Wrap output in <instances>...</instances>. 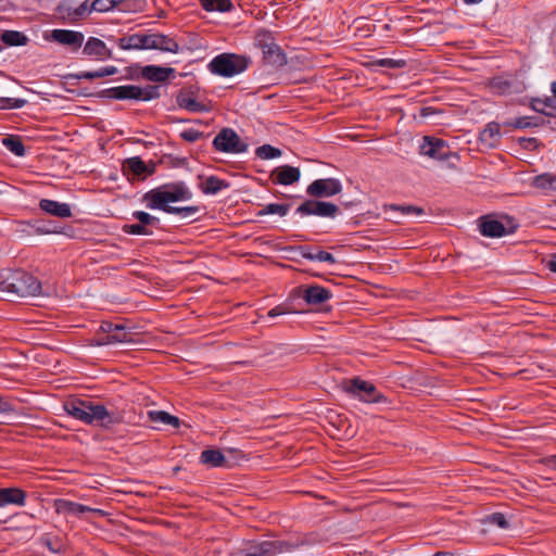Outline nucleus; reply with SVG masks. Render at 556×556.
Here are the masks:
<instances>
[{"label":"nucleus","instance_id":"obj_1","mask_svg":"<svg viewBox=\"0 0 556 556\" xmlns=\"http://www.w3.org/2000/svg\"><path fill=\"white\" fill-rule=\"evenodd\" d=\"M63 408L71 417L104 429H110L124 419L119 410L108 409L104 405L90 400L72 399L63 404Z\"/></svg>","mask_w":556,"mask_h":556},{"label":"nucleus","instance_id":"obj_2","mask_svg":"<svg viewBox=\"0 0 556 556\" xmlns=\"http://www.w3.org/2000/svg\"><path fill=\"white\" fill-rule=\"evenodd\" d=\"M0 292L8 299L48 295L41 282L31 274L22 269L0 271Z\"/></svg>","mask_w":556,"mask_h":556},{"label":"nucleus","instance_id":"obj_3","mask_svg":"<svg viewBox=\"0 0 556 556\" xmlns=\"http://www.w3.org/2000/svg\"><path fill=\"white\" fill-rule=\"evenodd\" d=\"M193 197L192 191L184 181H175L162 185L148 191L143 200L147 207L151 210H161L167 213L169 203L189 201Z\"/></svg>","mask_w":556,"mask_h":556},{"label":"nucleus","instance_id":"obj_4","mask_svg":"<svg viewBox=\"0 0 556 556\" xmlns=\"http://www.w3.org/2000/svg\"><path fill=\"white\" fill-rule=\"evenodd\" d=\"M251 64V59L245 55L235 53H223L215 56L208 64L212 73L223 76L232 77L244 72Z\"/></svg>","mask_w":556,"mask_h":556},{"label":"nucleus","instance_id":"obj_5","mask_svg":"<svg viewBox=\"0 0 556 556\" xmlns=\"http://www.w3.org/2000/svg\"><path fill=\"white\" fill-rule=\"evenodd\" d=\"M342 390L350 396L365 403H386L387 397L369 381L353 378L342 383Z\"/></svg>","mask_w":556,"mask_h":556},{"label":"nucleus","instance_id":"obj_6","mask_svg":"<svg viewBox=\"0 0 556 556\" xmlns=\"http://www.w3.org/2000/svg\"><path fill=\"white\" fill-rule=\"evenodd\" d=\"M108 93L111 98L117 100L150 101L160 97V87L153 85H148L146 87L124 85L110 88Z\"/></svg>","mask_w":556,"mask_h":556},{"label":"nucleus","instance_id":"obj_7","mask_svg":"<svg viewBox=\"0 0 556 556\" xmlns=\"http://www.w3.org/2000/svg\"><path fill=\"white\" fill-rule=\"evenodd\" d=\"M213 147L219 152L240 154L248 151L249 144L233 129L224 128L215 136Z\"/></svg>","mask_w":556,"mask_h":556},{"label":"nucleus","instance_id":"obj_8","mask_svg":"<svg viewBox=\"0 0 556 556\" xmlns=\"http://www.w3.org/2000/svg\"><path fill=\"white\" fill-rule=\"evenodd\" d=\"M294 548L295 544L288 541H262L252 544L242 556H277Z\"/></svg>","mask_w":556,"mask_h":556},{"label":"nucleus","instance_id":"obj_9","mask_svg":"<svg viewBox=\"0 0 556 556\" xmlns=\"http://www.w3.org/2000/svg\"><path fill=\"white\" fill-rule=\"evenodd\" d=\"M46 39L56 42L72 52H76L83 47L85 36L81 31L56 28L52 29L50 34L46 36Z\"/></svg>","mask_w":556,"mask_h":556},{"label":"nucleus","instance_id":"obj_10","mask_svg":"<svg viewBox=\"0 0 556 556\" xmlns=\"http://www.w3.org/2000/svg\"><path fill=\"white\" fill-rule=\"evenodd\" d=\"M338 212L339 207L336 204L317 200H306L296 208V214L302 216L316 215L329 218L336 217Z\"/></svg>","mask_w":556,"mask_h":556},{"label":"nucleus","instance_id":"obj_11","mask_svg":"<svg viewBox=\"0 0 556 556\" xmlns=\"http://www.w3.org/2000/svg\"><path fill=\"white\" fill-rule=\"evenodd\" d=\"M342 191V184L336 178L316 179L307 186L306 193L313 198H329Z\"/></svg>","mask_w":556,"mask_h":556},{"label":"nucleus","instance_id":"obj_12","mask_svg":"<svg viewBox=\"0 0 556 556\" xmlns=\"http://www.w3.org/2000/svg\"><path fill=\"white\" fill-rule=\"evenodd\" d=\"M491 91L498 96H507L522 91V84L513 75H501L490 80Z\"/></svg>","mask_w":556,"mask_h":556},{"label":"nucleus","instance_id":"obj_13","mask_svg":"<svg viewBox=\"0 0 556 556\" xmlns=\"http://www.w3.org/2000/svg\"><path fill=\"white\" fill-rule=\"evenodd\" d=\"M58 15L65 22L75 23L91 13L89 2L84 1L77 7L70 2L60 3L56 8Z\"/></svg>","mask_w":556,"mask_h":556},{"label":"nucleus","instance_id":"obj_14","mask_svg":"<svg viewBox=\"0 0 556 556\" xmlns=\"http://www.w3.org/2000/svg\"><path fill=\"white\" fill-rule=\"evenodd\" d=\"M420 153L431 159L447 160L450 148L442 139L425 137L420 146Z\"/></svg>","mask_w":556,"mask_h":556},{"label":"nucleus","instance_id":"obj_15","mask_svg":"<svg viewBox=\"0 0 556 556\" xmlns=\"http://www.w3.org/2000/svg\"><path fill=\"white\" fill-rule=\"evenodd\" d=\"M83 54L97 61L112 59V51L104 41L97 37H89L83 47Z\"/></svg>","mask_w":556,"mask_h":556},{"label":"nucleus","instance_id":"obj_16","mask_svg":"<svg viewBox=\"0 0 556 556\" xmlns=\"http://www.w3.org/2000/svg\"><path fill=\"white\" fill-rule=\"evenodd\" d=\"M134 333L128 331L126 327L122 324L116 325V329L114 332L110 334V337H99L93 340L92 345L101 346V345H110L115 343H134Z\"/></svg>","mask_w":556,"mask_h":556},{"label":"nucleus","instance_id":"obj_17","mask_svg":"<svg viewBox=\"0 0 556 556\" xmlns=\"http://www.w3.org/2000/svg\"><path fill=\"white\" fill-rule=\"evenodd\" d=\"M54 507L58 514L64 515V516H81L86 513H101L100 509H93L89 506L75 503L68 500L59 498L54 502Z\"/></svg>","mask_w":556,"mask_h":556},{"label":"nucleus","instance_id":"obj_18","mask_svg":"<svg viewBox=\"0 0 556 556\" xmlns=\"http://www.w3.org/2000/svg\"><path fill=\"white\" fill-rule=\"evenodd\" d=\"M300 177V169L290 165L279 166L271 173L273 181L282 186L292 185L299 181Z\"/></svg>","mask_w":556,"mask_h":556},{"label":"nucleus","instance_id":"obj_19","mask_svg":"<svg viewBox=\"0 0 556 556\" xmlns=\"http://www.w3.org/2000/svg\"><path fill=\"white\" fill-rule=\"evenodd\" d=\"M301 296L307 304L318 305L328 301L332 293L324 287L314 285L303 288Z\"/></svg>","mask_w":556,"mask_h":556},{"label":"nucleus","instance_id":"obj_20","mask_svg":"<svg viewBox=\"0 0 556 556\" xmlns=\"http://www.w3.org/2000/svg\"><path fill=\"white\" fill-rule=\"evenodd\" d=\"M479 229L484 237L490 238H500L510 232L502 222L490 216L480 218Z\"/></svg>","mask_w":556,"mask_h":556},{"label":"nucleus","instance_id":"obj_21","mask_svg":"<svg viewBox=\"0 0 556 556\" xmlns=\"http://www.w3.org/2000/svg\"><path fill=\"white\" fill-rule=\"evenodd\" d=\"M26 502V493L18 488L0 489V507L8 505L24 506Z\"/></svg>","mask_w":556,"mask_h":556},{"label":"nucleus","instance_id":"obj_22","mask_svg":"<svg viewBox=\"0 0 556 556\" xmlns=\"http://www.w3.org/2000/svg\"><path fill=\"white\" fill-rule=\"evenodd\" d=\"M39 207L40 210L52 216L61 218H68L72 216V210L67 203H61L54 200L42 199L39 202Z\"/></svg>","mask_w":556,"mask_h":556},{"label":"nucleus","instance_id":"obj_23","mask_svg":"<svg viewBox=\"0 0 556 556\" xmlns=\"http://www.w3.org/2000/svg\"><path fill=\"white\" fill-rule=\"evenodd\" d=\"M123 170L136 178L146 177L153 173V169L149 168L139 156L127 159L123 164Z\"/></svg>","mask_w":556,"mask_h":556},{"label":"nucleus","instance_id":"obj_24","mask_svg":"<svg viewBox=\"0 0 556 556\" xmlns=\"http://www.w3.org/2000/svg\"><path fill=\"white\" fill-rule=\"evenodd\" d=\"M263 60L267 65L275 68L287 64L286 54L277 43L263 51Z\"/></svg>","mask_w":556,"mask_h":556},{"label":"nucleus","instance_id":"obj_25","mask_svg":"<svg viewBox=\"0 0 556 556\" xmlns=\"http://www.w3.org/2000/svg\"><path fill=\"white\" fill-rule=\"evenodd\" d=\"M479 139L485 147H495L501 139V128L497 123H489L480 132Z\"/></svg>","mask_w":556,"mask_h":556},{"label":"nucleus","instance_id":"obj_26","mask_svg":"<svg viewBox=\"0 0 556 556\" xmlns=\"http://www.w3.org/2000/svg\"><path fill=\"white\" fill-rule=\"evenodd\" d=\"M533 188L541 190L547 194L556 191V176L549 173L541 174L532 178L531 184Z\"/></svg>","mask_w":556,"mask_h":556},{"label":"nucleus","instance_id":"obj_27","mask_svg":"<svg viewBox=\"0 0 556 556\" xmlns=\"http://www.w3.org/2000/svg\"><path fill=\"white\" fill-rule=\"evenodd\" d=\"M229 187L230 182L216 176L206 177L200 185L202 192L205 194H217L222 190L228 189Z\"/></svg>","mask_w":556,"mask_h":556},{"label":"nucleus","instance_id":"obj_28","mask_svg":"<svg viewBox=\"0 0 556 556\" xmlns=\"http://www.w3.org/2000/svg\"><path fill=\"white\" fill-rule=\"evenodd\" d=\"M174 72L173 68L169 67H161L156 65H147L142 70V75L149 80L152 81H165L168 79L169 75Z\"/></svg>","mask_w":556,"mask_h":556},{"label":"nucleus","instance_id":"obj_29","mask_svg":"<svg viewBox=\"0 0 556 556\" xmlns=\"http://www.w3.org/2000/svg\"><path fill=\"white\" fill-rule=\"evenodd\" d=\"M153 49L163 52L177 53L179 45L170 37L163 34H153Z\"/></svg>","mask_w":556,"mask_h":556},{"label":"nucleus","instance_id":"obj_30","mask_svg":"<svg viewBox=\"0 0 556 556\" xmlns=\"http://www.w3.org/2000/svg\"><path fill=\"white\" fill-rule=\"evenodd\" d=\"M200 460L210 467H222L226 463L224 454L219 450H204L201 453Z\"/></svg>","mask_w":556,"mask_h":556},{"label":"nucleus","instance_id":"obj_31","mask_svg":"<svg viewBox=\"0 0 556 556\" xmlns=\"http://www.w3.org/2000/svg\"><path fill=\"white\" fill-rule=\"evenodd\" d=\"M177 103L181 109L193 113L208 111L207 105L197 101L194 98L188 94H179L177 97Z\"/></svg>","mask_w":556,"mask_h":556},{"label":"nucleus","instance_id":"obj_32","mask_svg":"<svg viewBox=\"0 0 556 556\" xmlns=\"http://www.w3.org/2000/svg\"><path fill=\"white\" fill-rule=\"evenodd\" d=\"M148 415L152 422L169 425L175 428L179 426V419L164 410H150Z\"/></svg>","mask_w":556,"mask_h":556},{"label":"nucleus","instance_id":"obj_33","mask_svg":"<svg viewBox=\"0 0 556 556\" xmlns=\"http://www.w3.org/2000/svg\"><path fill=\"white\" fill-rule=\"evenodd\" d=\"M202 8L207 11L228 12L232 9L230 0H200Z\"/></svg>","mask_w":556,"mask_h":556},{"label":"nucleus","instance_id":"obj_34","mask_svg":"<svg viewBox=\"0 0 556 556\" xmlns=\"http://www.w3.org/2000/svg\"><path fill=\"white\" fill-rule=\"evenodd\" d=\"M2 144L14 155L24 156L25 147L22 140L16 136H8L2 139Z\"/></svg>","mask_w":556,"mask_h":556},{"label":"nucleus","instance_id":"obj_35","mask_svg":"<svg viewBox=\"0 0 556 556\" xmlns=\"http://www.w3.org/2000/svg\"><path fill=\"white\" fill-rule=\"evenodd\" d=\"M254 45L258 49L262 50V52L271 46L276 45L274 36L270 31L262 29L258 30L254 38Z\"/></svg>","mask_w":556,"mask_h":556},{"label":"nucleus","instance_id":"obj_36","mask_svg":"<svg viewBox=\"0 0 556 556\" xmlns=\"http://www.w3.org/2000/svg\"><path fill=\"white\" fill-rule=\"evenodd\" d=\"M1 40L8 46H24L27 42V37L16 30H5L1 35Z\"/></svg>","mask_w":556,"mask_h":556},{"label":"nucleus","instance_id":"obj_37","mask_svg":"<svg viewBox=\"0 0 556 556\" xmlns=\"http://www.w3.org/2000/svg\"><path fill=\"white\" fill-rule=\"evenodd\" d=\"M200 212V206L190 205V206H175L168 207L167 214L178 215L181 218H191L195 216Z\"/></svg>","mask_w":556,"mask_h":556},{"label":"nucleus","instance_id":"obj_38","mask_svg":"<svg viewBox=\"0 0 556 556\" xmlns=\"http://www.w3.org/2000/svg\"><path fill=\"white\" fill-rule=\"evenodd\" d=\"M255 154L261 160H271L281 156V150L270 144H263L255 150Z\"/></svg>","mask_w":556,"mask_h":556},{"label":"nucleus","instance_id":"obj_39","mask_svg":"<svg viewBox=\"0 0 556 556\" xmlns=\"http://www.w3.org/2000/svg\"><path fill=\"white\" fill-rule=\"evenodd\" d=\"M132 217L147 228L156 227L160 224L157 217L143 211H135Z\"/></svg>","mask_w":556,"mask_h":556},{"label":"nucleus","instance_id":"obj_40","mask_svg":"<svg viewBox=\"0 0 556 556\" xmlns=\"http://www.w3.org/2000/svg\"><path fill=\"white\" fill-rule=\"evenodd\" d=\"M123 232L128 235H138V236H151L153 235V230L151 228L144 227L142 224H126L122 228Z\"/></svg>","mask_w":556,"mask_h":556},{"label":"nucleus","instance_id":"obj_41","mask_svg":"<svg viewBox=\"0 0 556 556\" xmlns=\"http://www.w3.org/2000/svg\"><path fill=\"white\" fill-rule=\"evenodd\" d=\"M26 104L25 99L0 97V110L21 109Z\"/></svg>","mask_w":556,"mask_h":556},{"label":"nucleus","instance_id":"obj_42","mask_svg":"<svg viewBox=\"0 0 556 556\" xmlns=\"http://www.w3.org/2000/svg\"><path fill=\"white\" fill-rule=\"evenodd\" d=\"M289 205L287 204L270 203L264 206V208L258 213V215L277 214L279 216H285L287 215Z\"/></svg>","mask_w":556,"mask_h":556},{"label":"nucleus","instance_id":"obj_43","mask_svg":"<svg viewBox=\"0 0 556 556\" xmlns=\"http://www.w3.org/2000/svg\"><path fill=\"white\" fill-rule=\"evenodd\" d=\"M138 34H132L119 38L117 45L122 50H138Z\"/></svg>","mask_w":556,"mask_h":556},{"label":"nucleus","instance_id":"obj_44","mask_svg":"<svg viewBox=\"0 0 556 556\" xmlns=\"http://www.w3.org/2000/svg\"><path fill=\"white\" fill-rule=\"evenodd\" d=\"M119 0H94L89 4L91 12H108L116 7Z\"/></svg>","mask_w":556,"mask_h":556},{"label":"nucleus","instance_id":"obj_45","mask_svg":"<svg viewBox=\"0 0 556 556\" xmlns=\"http://www.w3.org/2000/svg\"><path fill=\"white\" fill-rule=\"evenodd\" d=\"M485 522H488V523H490L492 526H496L497 528H501V529H508L509 528V521L507 520L505 515L502 514V513L491 514L490 516H488L485 518Z\"/></svg>","mask_w":556,"mask_h":556},{"label":"nucleus","instance_id":"obj_46","mask_svg":"<svg viewBox=\"0 0 556 556\" xmlns=\"http://www.w3.org/2000/svg\"><path fill=\"white\" fill-rule=\"evenodd\" d=\"M404 60H394V59H379L374 61V66L379 67H388V68H402L405 66Z\"/></svg>","mask_w":556,"mask_h":556},{"label":"nucleus","instance_id":"obj_47","mask_svg":"<svg viewBox=\"0 0 556 556\" xmlns=\"http://www.w3.org/2000/svg\"><path fill=\"white\" fill-rule=\"evenodd\" d=\"M138 50L153 49V34H138Z\"/></svg>","mask_w":556,"mask_h":556},{"label":"nucleus","instance_id":"obj_48","mask_svg":"<svg viewBox=\"0 0 556 556\" xmlns=\"http://www.w3.org/2000/svg\"><path fill=\"white\" fill-rule=\"evenodd\" d=\"M202 135L203 134L201 131L193 128H188L180 132V137L188 142L198 141L202 137Z\"/></svg>","mask_w":556,"mask_h":556},{"label":"nucleus","instance_id":"obj_49","mask_svg":"<svg viewBox=\"0 0 556 556\" xmlns=\"http://www.w3.org/2000/svg\"><path fill=\"white\" fill-rule=\"evenodd\" d=\"M117 73V68L115 66H104L97 71H92L93 79L102 78L105 76H112Z\"/></svg>","mask_w":556,"mask_h":556},{"label":"nucleus","instance_id":"obj_50","mask_svg":"<svg viewBox=\"0 0 556 556\" xmlns=\"http://www.w3.org/2000/svg\"><path fill=\"white\" fill-rule=\"evenodd\" d=\"M117 73V68L115 66H104L97 71H92L93 79L102 78L105 76H112Z\"/></svg>","mask_w":556,"mask_h":556},{"label":"nucleus","instance_id":"obj_51","mask_svg":"<svg viewBox=\"0 0 556 556\" xmlns=\"http://www.w3.org/2000/svg\"><path fill=\"white\" fill-rule=\"evenodd\" d=\"M315 258V261L326 262L331 265L337 263L336 257L331 253L321 250H316Z\"/></svg>","mask_w":556,"mask_h":556},{"label":"nucleus","instance_id":"obj_52","mask_svg":"<svg viewBox=\"0 0 556 556\" xmlns=\"http://www.w3.org/2000/svg\"><path fill=\"white\" fill-rule=\"evenodd\" d=\"M392 210H397V211H402L403 214H415L417 216L421 215L424 213L422 208L420 207H417V206H413V205H408V206H396V205H391L390 206Z\"/></svg>","mask_w":556,"mask_h":556},{"label":"nucleus","instance_id":"obj_53","mask_svg":"<svg viewBox=\"0 0 556 556\" xmlns=\"http://www.w3.org/2000/svg\"><path fill=\"white\" fill-rule=\"evenodd\" d=\"M513 125L515 128L520 129L538 126L536 123L531 122L530 117H518L514 121Z\"/></svg>","mask_w":556,"mask_h":556},{"label":"nucleus","instance_id":"obj_54","mask_svg":"<svg viewBox=\"0 0 556 556\" xmlns=\"http://www.w3.org/2000/svg\"><path fill=\"white\" fill-rule=\"evenodd\" d=\"M296 250L299 251L300 255L306 260L315 261V253L316 251L311 247H298Z\"/></svg>","mask_w":556,"mask_h":556},{"label":"nucleus","instance_id":"obj_55","mask_svg":"<svg viewBox=\"0 0 556 556\" xmlns=\"http://www.w3.org/2000/svg\"><path fill=\"white\" fill-rule=\"evenodd\" d=\"M116 325L117 324H113L110 321H103L99 329V331L102 333V336L99 334L98 338L99 337H110V334L112 332H114V330L116 329Z\"/></svg>","mask_w":556,"mask_h":556},{"label":"nucleus","instance_id":"obj_56","mask_svg":"<svg viewBox=\"0 0 556 556\" xmlns=\"http://www.w3.org/2000/svg\"><path fill=\"white\" fill-rule=\"evenodd\" d=\"M531 108L535 112L543 113L547 116H552V113L545 112V110H544L545 108H547L546 105H544V100H540V99L532 100Z\"/></svg>","mask_w":556,"mask_h":556},{"label":"nucleus","instance_id":"obj_57","mask_svg":"<svg viewBox=\"0 0 556 556\" xmlns=\"http://www.w3.org/2000/svg\"><path fill=\"white\" fill-rule=\"evenodd\" d=\"M291 313V311H289L287 307L285 306H276L274 308H271L269 312H268V317L270 318H274V317H277V316H280V315H285V314H289Z\"/></svg>","mask_w":556,"mask_h":556},{"label":"nucleus","instance_id":"obj_58","mask_svg":"<svg viewBox=\"0 0 556 556\" xmlns=\"http://www.w3.org/2000/svg\"><path fill=\"white\" fill-rule=\"evenodd\" d=\"M546 266L551 271L556 273V254L551 256V258L547 261Z\"/></svg>","mask_w":556,"mask_h":556},{"label":"nucleus","instance_id":"obj_59","mask_svg":"<svg viewBox=\"0 0 556 556\" xmlns=\"http://www.w3.org/2000/svg\"><path fill=\"white\" fill-rule=\"evenodd\" d=\"M77 77H78L79 79H87V80H91V79H93V74H92V72H90V71H86V72H81V73H79V74L77 75Z\"/></svg>","mask_w":556,"mask_h":556},{"label":"nucleus","instance_id":"obj_60","mask_svg":"<svg viewBox=\"0 0 556 556\" xmlns=\"http://www.w3.org/2000/svg\"><path fill=\"white\" fill-rule=\"evenodd\" d=\"M544 105H546L549 109L556 110V99L546 98L544 100Z\"/></svg>","mask_w":556,"mask_h":556},{"label":"nucleus","instance_id":"obj_61","mask_svg":"<svg viewBox=\"0 0 556 556\" xmlns=\"http://www.w3.org/2000/svg\"><path fill=\"white\" fill-rule=\"evenodd\" d=\"M547 463L549 466H552L556 469V456H552L551 458H548Z\"/></svg>","mask_w":556,"mask_h":556},{"label":"nucleus","instance_id":"obj_62","mask_svg":"<svg viewBox=\"0 0 556 556\" xmlns=\"http://www.w3.org/2000/svg\"><path fill=\"white\" fill-rule=\"evenodd\" d=\"M551 90L553 92V98L552 99H556V81L552 83Z\"/></svg>","mask_w":556,"mask_h":556},{"label":"nucleus","instance_id":"obj_63","mask_svg":"<svg viewBox=\"0 0 556 556\" xmlns=\"http://www.w3.org/2000/svg\"><path fill=\"white\" fill-rule=\"evenodd\" d=\"M432 556H452V554L446 553V552H438V553H435V554H434V555H432Z\"/></svg>","mask_w":556,"mask_h":556},{"label":"nucleus","instance_id":"obj_64","mask_svg":"<svg viewBox=\"0 0 556 556\" xmlns=\"http://www.w3.org/2000/svg\"><path fill=\"white\" fill-rule=\"evenodd\" d=\"M482 0H464V2L467 3V4H475V3H479Z\"/></svg>","mask_w":556,"mask_h":556}]
</instances>
